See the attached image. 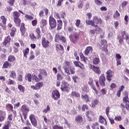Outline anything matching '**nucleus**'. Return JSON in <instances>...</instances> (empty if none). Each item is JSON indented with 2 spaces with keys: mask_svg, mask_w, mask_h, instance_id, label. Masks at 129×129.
Wrapping results in <instances>:
<instances>
[{
  "mask_svg": "<svg viewBox=\"0 0 129 129\" xmlns=\"http://www.w3.org/2000/svg\"><path fill=\"white\" fill-rule=\"evenodd\" d=\"M71 95L74 97H80V94L75 91H73L72 92Z\"/></svg>",
  "mask_w": 129,
  "mask_h": 129,
  "instance_id": "58836bf2",
  "label": "nucleus"
},
{
  "mask_svg": "<svg viewBox=\"0 0 129 129\" xmlns=\"http://www.w3.org/2000/svg\"><path fill=\"white\" fill-rule=\"evenodd\" d=\"M49 110H50V106L48 105H47L46 108L43 110V112H44L45 113H47V112H48Z\"/></svg>",
  "mask_w": 129,
  "mask_h": 129,
  "instance_id": "bf43d9fd",
  "label": "nucleus"
},
{
  "mask_svg": "<svg viewBox=\"0 0 129 129\" xmlns=\"http://www.w3.org/2000/svg\"><path fill=\"white\" fill-rule=\"evenodd\" d=\"M36 33L37 39H40V38H41V31H40V28H36Z\"/></svg>",
  "mask_w": 129,
  "mask_h": 129,
  "instance_id": "473e14b6",
  "label": "nucleus"
},
{
  "mask_svg": "<svg viewBox=\"0 0 129 129\" xmlns=\"http://www.w3.org/2000/svg\"><path fill=\"white\" fill-rule=\"evenodd\" d=\"M10 126H11V122L10 121H7L5 122L2 129H10Z\"/></svg>",
  "mask_w": 129,
  "mask_h": 129,
  "instance_id": "b1692460",
  "label": "nucleus"
},
{
  "mask_svg": "<svg viewBox=\"0 0 129 129\" xmlns=\"http://www.w3.org/2000/svg\"><path fill=\"white\" fill-rule=\"evenodd\" d=\"M13 109H14V107H13V105H12V104H6V109L9 111H13Z\"/></svg>",
  "mask_w": 129,
  "mask_h": 129,
  "instance_id": "7c9ffc66",
  "label": "nucleus"
},
{
  "mask_svg": "<svg viewBox=\"0 0 129 129\" xmlns=\"http://www.w3.org/2000/svg\"><path fill=\"white\" fill-rule=\"evenodd\" d=\"M29 48H26L24 50H23V54H24V56L25 57V58H27V55L29 54Z\"/></svg>",
  "mask_w": 129,
  "mask_h": 129,
  "instance_id": "4c0bfd02",
  "label": "nucleus"
},
{
  "mask_svg": "<svg viewBox=\"0 0 129 129\" xmlns=\"http://www.w3.org/2000/svg\"><path fill=\"white\" fill-rule=\"evenodd\" d=\"M33 80H35V82H38V81H40V80H39V78L37 76H36V75H33Z\"/></svg>",
  "mask_w": 129,
  "mask_h": 129,
  "instance_id": "5fc2aeb1",
  "label": "nucleus"
},
{
  "mask_svg": "<svg viewBox=\"0 0 129 129\" xmlns=\"http://www.w3.org/2000/svg\"><path fill=\"white\" fill-rule=\"evenodd\" d=\"M97 125H98V123L97 122L94 123L92 125V128L93 129H95L96 128V127H97Z\"/></svg>",
  "mask_w": 129,
  "mask_h": 129,
  "instance_id": "338daca9",
  "label": "nucleus"
},
{
  "mask_svg": "<svg viewBox=\"0 0 129 129\" xmlns=\"http://www.w3.org/2000/svg\"><path fill=\"white\" fill-rule=\"evenodd\" d=\"M7 12H9V13H11V11H13V7L11 6H8L6 8Z\"/></svg>",
  "mask_w": 129,
  "mask_h": 129,
  "instance_id": "680f3d73",
  "label": "nucleus"
},
{
  "mask_svg": "<svg viewBox=\"0 0 129 129\" xmlns=\"http://www.w3.org/2000/svg\"><path fill=\"white\" fill-rule=\"evenodd\" d=\"M93 51V48L91 46H88L86 49L85 54L87 55H89V54H91L92 51Z\"/></svg>",
  "mask_w": 129,
  "mask_h": 129,
  "instance_id": "6ab92c4d",
  "label": "nucleus"
},
{
  "mask_svg": "<svg viewBox=\"0 0 129 129\" xmlns=\"http://www.w3.org/2000/svg\"><path fill=\"white\" fill-rule=\"evenodd\" d=\"M85 109L88 110V106H87V105L84 104L83 105V107H82V111H85Z\"/></svg>",
  "mask_w": 129,
  "mask_h": 129,
  "instance_id": "864d4df0",
  "label": "nucleus"
},
{
  "mask_svg": "<svg viewBox=\"0 0 129 129\" xmlns=\"http://www.w3.org/2000/svg\"><path fill=\"white\" fill-rule=\"evenodd\" d=\"M8 60L9 62H14L16 61V57L13 55H10L8 56Z\"/></svg>",
  "mask_w": 129,
  "mask_h": 129,
  "instance_id": "c756f323",
  "label": "nucleus"
},
{
  "mask_svg": "<svg viewBox=\"0 0 129 129\" xmlns=\"http://www.w3.org/2000/svg\"><path fill=\"white\" fill-rule=\"evenodd\" d=\"M53 129H63V127L61 126H59L58 125H55L53 126Z\"/></svg>",
  "mask_w": 129,
  "mask_h": 129,
  "instance_id": "774afa93",
  "label": "nucleus"
},
{
  "mask_svg": "<svg viewBox=\"0 0 129 129\" xmlns=\"http://www.w3.org/2000/svg\"><path fill=\"white\" fill-rule=\"evenodd\" d=\"M54 17L55 19H59V20H60V19H61V17H60V16L59 15V13H58V12L54 13Z\"/></svg>",
  "mask_w": 129,
  "mask_h": 129,
  "instance_id": "09e8293b",
  "label": "nucleus"
},
{
  "mask_svg": "<svg viewBox=\"0 0 129 129\" xmlns=\"http://www.w3.org/2000/svg\"><path fill=\"white\" fill-rule=\"evenodd\" d=\"M81 59L82 61H83L85 64H87V60H88V58L87 57H86L84 56V55L81 56Z\"/></svg>",
  "mask_w": 129,
  "mask_h": 129,
  "instance_id": "c03bdc74",
  "label": "nucleus"
},
{
  "mask_svg": "<svg viewBox=\"0 0 129 129\" xmlns=\"http://www.w3.org/2000/svg\"><path fill=\"white\" fill-rule=\"evenodd\" d=\"M57 31H60L63 28V22H62L61 20H58L57 21Z\"/></svg>",
  "mask_w": 129,
  "mask_h": 129,
  "instance_id": "aec40b11",
  "label": "nucleus"
},
{
  "mask_svg": "<svg viewBox=\"0 0 129 129\" xmlns=\"http://www.w3.org/2000/svg\"><path fill=\"white\" fill-rule=\"evenodd\" d=\"M74 64L76 67H79L81 69H83L84 68L83 64L81 63L80 61H74Z\"/></svg>",
  "mask_w": 129,
  "mask_h": 129,
  "instance_id": "5701e85b",
  "label": "nucleus"
},
{
  "mask_svg": "<svg viewBox=\"0 0 129 129\" xmlns=\"http://www.w3.org/2000/svg\"><path fill=\"white\" fill-rule=\"evenodd\" d=\"M3 68H11V63L9 62V61H5L3 66Z\"/></svg>",
  "mask_w": 129,
  "mask_h": 129,
  "instance_id": "e433bc0d",
  "label": "nucleus"
},
{
  "mask_svg": "<svg viewBox=\"0 0 129 129\" xmlns=\"http://www.w3.org/2000/svg\"><path fill=\"white\" fill-rule=\"evenodd\" d=\"M69 73L67 71H64V73L67 74L68 75H70V74H75V68L74 66H72L68 69Z\"/></svg>",
  "mask_w": 129,
  "mask_h": 129,
  "instance_id": "2eb2a0df",
  "label": "nucleus"
},
{
  "mask_svg": "<svg viewBox=\"0 0 129 129\" xmlns=\"http://www.w3.org/2000/svg\"><path fill=\"white\" fill-rule=\"evenodd\" d=\"M81 97L82 99H85L86 102H90V100H89V97H88V95L85 94V95H82Z\"/></svg>",
  "mask_w": 129,
  "mask_h": 129,
  "instance_id": "2f4dec72",
  "label": "nucleus"
},
{
  "mask_svg": "<svg viewBox=\"0 0 129 129\" xmlns=\"http://www.w3.org/2000/svg\"><path fill=\"white\" fill-rule=\"evenodd\" d=\"M1 22H2L3 23H0V26H2L3 27L4 30H6L7 28V26L6 25V24H7V18L5 17L4 16H1Z\"/></svg>",
  "mask_w": 129,
  "mask_h": 129,
  "instance_id": "ddd939ff",
  "label": "nucleus"
},
{
  "mask_svg": "<svg viewBox=\"0 0 129 129\" xmlns=\"http://www.w3.org/2000/svg\"><path fill=\"white\" fill-rule=\"evenodd\" d=\"M78 7L79 9H82V8H83V2L82 1H80L78 4Z\"/></svg>",
  "mask_w": 129,
  "mask_h": 129,
  "instance_id": "13d9d810",
  "label": "nucleus"
},
{
  "mask_svg": "<svg viewBox=\"0 0 129 129\" xmlns=\"http://www.w3.org/2000/svg\"><path fill=\"white\" fill-rule=\"evenodd\" d=\"M125 41L128 45H129V35L126 34L125 37Z\"/></svg>",
  "mask_w": 129,
  "mask_h": 129,
  "instance_id": "69168bd1",
  "label": "nucleus"
},
{
  "mask_svg": "<svg viewBox=\"0 0 129 129\" xmlns=\"http://www.w3.org/2000/svg\"><path fill=\"white\" fill-rule=\"evenodd\" d=\"M50 44V42L48 40H46L45 37H42V45L43 48H48L49 47V45Z\"/></svg>",
  "mask_w": 129,
  "mask_h": 129,
  "instance_id": "4468645a",
  "label": "nucleus"
},
{
  "mask_svg": "<svg viewBox=\"0 0 129 129\" xmlns=\"http://www.w3.org/2000/svg\"><path fill=\"white\" fill-rule=\"evenodd\" d=\"M15 0H9L8 3L9 4V6L13 7L15 4Z\"/></svg>",
  "mask_w": 129,
  "mask_h": 129,
  "instance_id": "8fccbe9b",
  "label": "nucleus"
},
{
  "mask_svg": "<svg viewBox=\"0 0 129 129\" xmlns=\"http://www.w3.org/2000/svg\"><path fill=\"white\" fill-rule=\"evenodd\" d=\"M120 15V14H119L118 11H116L115 14L113 15V17L114 18H118V17H119Z\"/></svg>",
  "mask_w": 129,
  "mask_h": 129,
  "instance_id": "052dcab7",
  "label": "nucleus"
},
{
  "mask_svg": "<svg viewBox=\"0 0 129 129\" xmlns=\"http://www.w3.org/2000/svg\"><path fill=\"white\" fill-rule=\"evenodd\" d=\"M30 38L31 39L32 41H36L38 38H37V35L35 36L34 34H31L29 35Z\"/></svg>",
  "mask_w": 129,
  "mask_h": 129,
  "instance_id": "37998d69",
  "label": "nucleus"
},
{
  "mask_svg": "<svg viewBox=\"0 0 129 129\" xmlns=\"http://www.w3.org/2000/svg\"><path fill=\"white\" fill-rule=\"evenodd\" d=\"M49 24L51 30H53L57 27V21H56V19L52 16H49Z\"/></svg>",
  "mask_w": 129,
  "mask_h": 129,
  "instance_id": "f03ea898",
  "label": "nucleus"
},
{
  "mask_svg": "<svg viewBox=\"0 0 129 129\" xmlns=\"http://www.w3.org/2000/svg\"><path fill=\"white\" fill-rule=\"evenodd\" d=\"M93 62L95 65L98 64V63H99V58L97 57L93 59Z\"/></svg>",
  "mask_w": 129,
  "mask_h": 129,
  "instance_id": "de8ad7c7",
  "label": "nucleus"
},
{
  "mask_svg": "<svg viewBox=\"0 0 129 129\" xmlns=\"http://www.w3.org/2000/svg\"><path fill=\"white\" fill-rule=\"evenodd\" d=\"M21 111L22 112V115L24 117V119H27V116L29 114V111H30L29 107L26 105H23L21 107Z\"/></svg>",
  "mask_w": 129,
  "mask_h": 129,
  "instance_id": "39448f33",
  "label": "nucleus"
},
{
  "mask_svg": "<svg viewBox=\"0 0 129 129\" xmlns=\"http://www.w3.org/2000/svg\"><path fill=\"white\" fill-rule=\"evenodd\" d=\"M36 85L37 90H39L41 87H43V83L41 82V83H37V84H36Z\"/></svg>",
  "mask_w": 129,
  "mask_h": 129,
  "instance_id": "49530a36",
  "label": "nucleus"
},
{
  "mask_svg": "<svg viewBox=\"0 0 129 129\" xmlns=\"http://www.w3.org/2000/svg\"><path fill=\"white\" fill-rule=\"evenodd\" d=\"M89 68L98 75H100V74H101V71H100V69H99V67H95L94 65L90 64L89 66Z\"/></svg>",
  "mask_w": 129,
  "mask_h": 129,
  "instance_id": "6e6552de",
  "label": "nucleus"
},
{
  "mask_svg": "<svg viewBox=\"0 0 129 129\" xmlns=\"http://www.w3.org/2000/svg\"><path fill=\"white\" fill-rule=\"evenodd\" d=\"M20 31L21 32L22 36L25 35L26 33V28H25V24L22 23L20 26Z\"/></svg>",
  "mask_w": 129,
  "mask_h": 129,
  "instance_id": "4be33fe9",
  "label": "nucleus"
},
{
  "mask_svg": "<svg viewBox=\"0 0 129 129\" xmlns=\"http://www.w3.org/2000/svg\"><path fill=\"white\" fill-rule=\"evenodd\" d=\"M47 25V20L46 19H42L40 21V27L41 28H44V26Z\"/></svg>",
  "mask_w": 129,
  "mask_h": 129,
  "instance_id": "72a5a7b5",
  "label": "nucleus"
},
{
  "mask_svg": "<svg viewBox=\"0 0 129 129\" xmlns=\"http://www.w3.org/2000/svg\"><path fill=\"white\" fill-rule=\"evenodd\" d=\"M128 4V2L127 1H123L121 3V7L122 9H125V7H126V5Z\"/></svg>",
  "mask_w": 129,
  "mask_h": 129,
  "instance_id": "a18cd8bd",
  "label": "nucleus"
},
{
  "mask_svg": "<svg viewBox=\"0 0 129 129\" xmlns=\"http://www.w3.org/2000/svg\"><path fill=\"white\" fill-rule=\"evenodd\" d=\"M72 66H71V64H70V62L66 60L65 61V63L63 66V69L64 70V71H67L68 72V73H69V71H68V69H69L70 67H71Z\"/></svg>",
  "mask_w": 129,
  "mask_h": 129,
  "instance_id": "a211bd4d",
  "label": "nucleus"
},
{
  "mask_svg": "<svg viewBox=\"0 0 129 129\" xmlns=\"http://www.w3.org/2000/svg\"><path fill=\"white\" fill-rule=\"evenodd\" d=\"M105 80H106L105 75H104V74L101 75L99 78V83L102 87L105 86Z\"/></svg>",
  "mask_w": 129,
  "mask_h": 129,
  "instance_id": "0eeeda50",
  "label": "nucleus"
},
{
  "mask_svg": "<svg viewBox=\"0 0 129 129\" xmlns=\"http://www.w3.org/2000/svg\"><path fill=\"white\" fill-rule=\"evenodd\" d=\"M25 18L26 19H27V20H30V21H32L33 19V16L28 14L25 15Z\"/></svg>",
  "mask_w": 129,
  "mask_h": 129,
  "instance_id": "603ef678",
  "label": "nucleus"
},
{
  "mask_svg": "<svg viewBox=\"0 0 129 129\" xmlns=\"http://www.w3.org/2000/svg\"><path fill=\"white\" fill-rule=\"evenodd\" d=\"M101 48H106L107 46V41L105 40H102L101 41Z\"/></svg>",
  "mask_w": 129,
  "mask_h": 129,
  "instance_id": "a878e982",
  "label": "nucleus"
},
{
  "mask_svg": "<svg viewBox=\"0 0 129 129\" xmlns=\"http://www.w3.org/2000/svg\"><path fill=\"white\" fill-rule=\"evenodd\" d=\"M114 119L115 120H116V121H120L121 120V116H116L115 117Z\"/></svg>",
  "mask_w": 129,
  "mask_h": 129,
  "instance_id": "e2e57ef3",
  "label": "nucleus"
},
{
  "mask_svg": "<svg viewBox=\"0 0 129 129\" xmlns=\"http://www.w3.org/2000/svg\"><path fill=\"white\" fill-rule=\"evenodd\" d=\"M61 87H60V89L61 91H64L65 92H69V90H70V87H69V84L65 82V81H62Z\"/></svg>",
  "mask_w": 129,
  "mask_h": 129,
  "instance_id": "423d86ee",
  "label": "nucleus"
},
{
  "mask_svg": "<svg viewBox=\"0 0 129 129\" xmlns=\"http://www.w3.org/2000/svg\"><path fill=\"white\" fill-rule=\"evenodd\" d=\"M17 31V29L15 27H13L11 29V33H10V35L11 37H15V33Z\"/></svg>",
  "mask_w": 129,
  "mask_h": 129,
  "instance_id": "ea45409f",
  "label": "nucleus"
},
{
  "mask_svg": "<svg viewBox=\"0 0 129 129\" xmlns=\"http://www.w3.org/2000/svg\"><path fill=\"white\" fill-rule=\"evenodd\" d=\"M95 4H96L97 6H101V5H102V2L99 0H95Z\"/></svg>",
  "mask_w": 129,
  "mask_h": 129,
  "instance_id": "6e6d98bb",
  "label": "nucleus"
},
{
  "mask_svg": "<svg viewBox=\"0 0 129 129\" xmlns=\"http://www.w3.org/2000/svg\"><path fill=\"white\" fill-rule=\"evenodd\" d=\"M93 19L94 21V24H96V25H101V24H102V20H101V18H98L96 16H94L93 17Z\"/></svg>",
  "mask_w": 129,
  "mask_h": 129,
  "instance_id": "dca6fc26",
  "label": "nucleus"
},
{
  "mask_svg": "<svg viewBox=\"0 0 129 129\" xmlns=\"http://www.w3.org/2000/svg\"><path fill=\"white\" fill-rule=\"evenodd\" d=\"M11 41V36H8L5 38L4 41L3 42V44L4 46H6L7 44Z\"/></svg>",
  "mask_w": 129,
  "mask_h": 129,
  "instance_id": "393cba45",
  "label": "nucleus"
},
{
  "mask_svg": "<svg viewBox=\"0 0 129 129\" xmlns=\"http://www.w3.org/2000/svg\"><path fill=\"white\" fill-rule=\"evenodd\" d=\"M40 74L44 76H47V72L45 70H41L40 72Z\"/></svg>",
  "mask_w": 129,
  "mask_h": 129,
  "instance_id": "3c124183",
  "label": "nucleus"
},
{
  "mask_svg": "<svg viewBox=\"0 0 129 129\" xmlns=\"http://www.w3.org/2000/svg\"><path fill=\"white\" fill-rule=\"evenodd\" d=\"M10 77L11 78H13V79H16L17 78V74L14 71H12L10 72Z\"/></svg>",
  "mask_w": 129,
  "mask_h": 129,
  "instance_id": "bb28decb",
  "label": "nucleus"
},
{
  "mask_svg": "<svg viewBox=\"0 0 129 129\" xmlns=\"http://www.w3.org/2000/svg\"><path fill=\"white\" fill-rule=\"evenodd\" d=\"M26 80H28V82L32 81V75L31 74H28L25 76Z\"/></svg>",
  "mask_w": 129,
  "mask_h": 129,
  "instance_id": "f704fd0d",
  "label": "nucleus"
},
{
  "mask_svg": "<svg viewBox=\"0 0 129 129\" xmlns=\"http://www.w3.org/2000/svg\"><path fill=\"white\" fill-rule=\"evenodd\" d=\"M13 17L14 18V22L17 27H19L21 25V19H20V13L15 11L13 13Z\"/></svg>",
  "mask_w": 129,
  "mask_h": 129,
  "instance_id": "20e7f679",
  "label": "nucleus"
},
{
  "mask_svg": "<svg viewBox=\"0 0 129 129\" xmlns=\"http://www.w3.org/2000/svg\"><path fill=\"white\" fill-rule=\"evenodd\" d=\"M29 119L31 121V122L33 125V126H37V119H36V117H35V115L34 114H31L29 116Z\"/></svg>",
  "mask_w": 129,
  "mask_h": 129,
  "instance_id": "f8f14e48",
  "label": "nucleus"
},
{
  "mask_svg": "<svg viewBox=\"0 0 129 129\" xmlns=\"http://www.w3.org/2000/svg\"><path fill=\"white\" fill-rule=\"evenodd\" d=\"M73 80L75 83H77V80H78V77L77 76H74L72 77Z\"/></svg>",
  "mask_w": 129,
  "mask_h": 129,
  "instance_id": "4d7b16f0",
  "label": "nucleus"
},
{
  "mask_svg": "<svg viewBox=\"0 0 129 129\" xmlns=\"http://www.w3.org/2000/svg\"><path fill=\"white\" fill-rule=\"evenodd\" d=\"M54 41L56 43H58L59 41H61L62 43H66V38L64 36H60L59 34H56L55 35Z\"/></svg>",
  "mask_w": 129,
  "mask_h": 129,
  "instance_id": "9d476101",
  "label": "nucleus"
},
{
  "mask_svg": "<svg viewBox=\"0 0 129 129\" xmlns=\"http://www.w3.org/2000/svg\"><path fill=\"white\" fill-rule=\"evenodd\" d=\"M110 90H112V89H114V88H115V87H116V84L112 83V84L110 85Z\"/></svg>",
  "mask_w": 129,
  "mask_h": 129,
  "instance_id": "0e129e2a",
  "label": "nucleus"
},
{
  "mask_svg": "<svg viewBox=\"0 0 129 129\" xmlns=\"http://www.w3.org/2000/svg\"><path fill=\"white\" fill-rule=\"evenodd\" d=\"M51 97L54 100H58L60 98V93L57 90H54L52 92Z\"/></svg>",
  "mask_w": 129,
  "mask_h": 129,
  "instance_id": "1a4fd4ad",
  "label": "nucleus"
},
{
  "mask_svg": "<svg viewBox=\"0 0 129 129\" xmlns=\"http://www.w3.org/2000/svg\"><path fill=\"white\" fill-rule=\"evenodd\" d=\"M76 121L78 122V123H81L82 121H83V118H82V116H78L76 118Z\"/></svg>",
  "mask_w": 129,
  "mask_h": 129,
  "instance_id": "c85d7f7f",
  "label": "nucleus"
},
{
  "mask_svg": "<svg viewBox=\"0 0 129 129\" xmlns=\"http://www.w3.org/2000/svg\"><path fill=\"white\" fill-rule=\"evenodd\" d=\"M106 74L107 75L106 76V78L108 82H110L112 80V76H113V73L111 70H108Z\"/></svg>",
  "mask_w": 129,
  "mask_h": 129,
  "instance_id": "9b49d317",
  "label": "nucleus"
},
{
  "mask_svg": "<svg viewBox=\"0 0 129 129\" xmlns=\"http://www.w3.org/2000/svg\"><path fill=\"white\" fill-rule=\"evenodd\" d=\"M86 25H88L89 26H92V27H94L95 28V31L96 34H99L102 31L101 28H100L97 25H95L94 24V21L93 20H86Z\"/></svg>",
  "mask_w": 129,
  "mask_h": 129,
  "instance_id": "f257e3e1",
  "label": "nucleus"
},
{
  "mask_svg": "<svg viewBox=\"0 0 129 129\" xmlns=\"http://www.w3.org/2000/svg\"><path fill=\"white\" fill-rule=\"evenodd\" d=\"M18 89H19L20 92H22V93H24V92H25V87H24V86H23L22 85H18Z\"/></svg>",
  "mask_w": 129,
  "mask_h": 129,
  "instance_id": "79ce46f5",
  "label": "nucleus"
},
{
  "mask_svg": "<svg viewBox=\"0 0 129 129\" xmlns=\"http://www.w3.org/2000/svg\"><path fill=\"white\" fill-rule=\"evenodd\" d=\"M99 102V100L98 99H94L92 102H91V105L92 107H95V105H97L98 104V103Z\"/></svg>",
  "mask_w": 129,
  "mask_h": 129,
  "instance_id": "c9c22d12",
  "label": "nucleus"
},
{
  "mask_svg": "<svg viewBox=\"0 0 129 129\" xmlns=\"http://www.w3.org/2000/svg\"><path fill=\"white\" fill-rule=\"evenodd\" d=\"M70 41H72L74 44H77L78 40H79V33L75 32L73 35L69 36Z\"/></svg>",
  "mask_w": 129,
  "mask_h": 129,
  "instance_id": "7ed1b4c3",
  "label": "nucleus"
},
{
  "mask_svg": "<svg viewBox=\"0 0 129 129\" xmlns=\"http://www.w3.org/2000/svg\"><path fill=\"white\" fill-rule=\"evenodd\" d=\"M55 46H56V50L57 51H60V50L62 51V50H64V47H63L61 44H55Z\"/></svg>",
  "mask_w": 129,
  "mask_h": 129,
  "instance_id": "cd10ccee",
  "label": "nucleus"
},
{
  "mask_svg": "<svg viewBox=\"0 0 129 129\" xmlns=\"http://www.w3.org/2000/svg\"><path fill=\"white\" fill-rule=\"evenodd\" d=\"M6 112L0 110V122H3L6 119Z\"/></svg>",
  "mask_w": 129,
  "mask_h": 129,
  "instance_id": "f3484780",
  "label": "nucleus"
},
{
  "mask_svg": "<svg viewBox=\"0 0 129 129\" xmlns=\"http://www.w3.org/2000/svg\"><path fill=\"white\" fill-rule=\"evenodd\" d=\"M99 122L100 123H102V124H105V125H106V124H107L106 120L102 115H100L99 117Z\"/></svg>",
  "mask_w": 129,
  "mask_h": 129,
  "instance_id": "412c9836",
  "label": "nucleus"
},
{
  "mask_svg": "<svg viewBox=\"0 0 129 129\" xmlns=\"http://www.w3.org/2000/svg\"><path fill=\"white\" fill-rule=\"evenodd\" d=\"M92 115V116H94L95 115V114H94V112L92 110H89V111H87L86 115V116H88V115Z\"/></svg>",
  "mask_w": 129,
  "mask_h": 129,
  "instance_id": "a19ab883",
  "label": "nucleus"
}]
</instances>
